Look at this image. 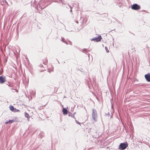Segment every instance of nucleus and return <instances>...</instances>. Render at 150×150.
Segmentation results:
<instances>
[{"instance_id": "1", "label": "nucleus", "mask_w": 150, "mask_h": 150, "mask_svg": "<svg viewBox=\"0 0 150 150\" xmlns=\"http://www.w3.org/2000/svg\"><path fill=\"white\" fill-rule=\"evenodd\" d=\"M92 117L95 121H97V119L98 117L97 113L96 110L94 109H93V110Z\"/></svg>"}, {"instance_id": "14", "label": "nucleus", "mask_w": 150, "mask_h": 150, "mask_svg": "<svg viewBox=\"0 0 150 150\" xmlns=\"http://www.w3.org/2000/svg\"><path fill=\"white\" fill-rule=\"evenodd\" d=\"M76 122L77 124L80 125V123L78 122V121L76 120Z\"/></svg>"}, {"instance_id": "16", "label": "nucleus", "mask_w": 150, "mask_h": 150, "mask_svg": "<svg viewBox=\"0 0 150 150\" xmlns=\"http://www.w3.org/2000/svg\"><path fill=\"white\" fill-rule=\"evenodd\" d=\"M16 90V92H18V91L17 90Z\"/></svg>"}, {"instance_id": "9", "label": "nucleus", "mask_w": 150, "mask_h": 150, "mask_svg": "<svg viewBox=\"0 0 150 150\" xmlns=\"http://www.w3.org/2000/svg\"><path fill=\"white\" fill-rule=\"evenodd\" d=\"M25 117H27L28 119H29L30 118V115H29L26 112H25Z\"/></svg>"}, {"instance_id": "4", "label": "nucleus", "mask_w": 150, "mask_h": 150, "mask_svg": "<svg viewBox=\"0 0 150 150\" xmlns=\"http://www.w3.org/2000/svg\"><path fill=\"white\" fill-rule=\"evenodd\" d=\"M120 146L122 149H124L128 146V144L124 143H121L120 144Z\"/></svg>"}, {"instance_id": "8", "label": "nucleus", "mask_w": 150, "mask_h": 150, "mask_svg": "<svg viewBox=\"0 0 150 150\" xmlns=\"http://www.w3.org/2000/svg\"><path fill=\"white\" fill-rule=\"evenodd\" d=\"M14 121H15L14 120H9L8 121L6 122H5V124H8L9 123H11L13 122H14Z\"/></svg>"}, {"instance_id": "13", "label": "nucleus", "mask_w": 150, "mask_h": 150, "mask_svg": "<svg viewBox=\"0 0 150 150\" xmlns=\"http://www.w3.org/2000/svg\"><path fill=\"white\" fill-rule=\"evenodd\" d=\"M105 49L106 50V51L108 52H108H109V50L108 49V48L107 47L105 46Z\"/></svg>"}, {"instance_id": "5", "label": "nucleus", "mask_w": 150, "mask_h": 150, "mask_svg": "<svg viewBox=\"0 0 150 150\" xmlns=\"http://www.w3.org/2000/svg\"><path fill=\"white\" fill-rule=\"evenodd\" d=\"M6 81V77L4 76H0V83L2 84Z\"/></svg>"}, {"instance_id": "11", "label": "nucleus", "mask_w": 150, "mask_h": 150, "mask_svg": "<svg viewBox=\"0 0 150 150\" xmlns=\"http://www.w3.org/2000/svg\"><path fill=\"white\" fill-rule=\"evenodd\" d=\"M44 60H45V61H44L43 64H46L48 62V61L46 59H45Z\"/></svg>"}, {"instance_id": "7", "label": "nucleus", "mask_w": 150, "mask_h": 150, "mask_svg": "<svg viewBox=\"0 0 150 150\" xmlns=\"http://www.w3.org/2000/svg\"><path fill=\"white\" fill-rule=\"evenodd\" d=\"M68 112L67 110L65 108H63L62 112L64 115H65L67 114Z\"/></svg>"}, {"instance_id": "10", "label": "nucleus", "mask_w": 150, "mask_h": 150, "mask_svg": "<svg viewBox=\"0 0 150 150\" xmlns=\"http://www.w3.org/2000/svg\"><path fill=\"white\" fill-rule=\"evenodd\" d=\"M9 108L10 110L12 111H13L14 109L12 105H11L9 106Z\"/></svg>"}, {"instance_id": "3", "label": "nucleus", "mask_w": 150, "mask_h": 150, "mask_svg": "<svg viewBox=\"0 0 150 150\" xmlns=\"http://www.w3.org/2000/svg\"><path fill=\"white\" fill-rule=\"evenodd\" d=\"M102 39L101 36L100 35L98 36L97 38H93L91 39V41H94L96 42H99Z\"/></svg>"}, {"instance_id": "12", "label": "nucleus", "mask_w": 150, "mask_h": 150, "mask_svg": "<svg viewBox=\"0 0 150 150\" xmlns=\"http://www.w3.org/2000/svg\"><path fill=\"white\" fill-rule=\"evenodd\" d=\"M20 111V110H19L17 109L16 108H14L13 111L14 112H19Z\"/></svg>"}, {"instance_id": "6", "label": "nucleus", "mask_w": 150, "mask_h": 150, "mask_svg": "<svg viewBox=\"0 0 150 150\" xmlns=\"http://www.w3.org/2000/svg\"><path fill=\"white\" fill-rule=\"evenodd\" d=\"M144 76L147 81L150 82V73L145 75Z\"/></svg>"}, {"instance_id": "15", "label": "nucleus", "mask_w": 150, "mask_h": 150, "mask_svg": "<svg viewBox=\"0 0 150 150\" xmlns=\"http://www.w3.org/2000/svg\"><path fill=\"white\" fill-rule=\"evenodd\" d=\"M70 45H72V42H70Z\"/></svg>"}, {"instance_id": "2", "label": "nucleus", "mask_w": 150, "mask_h": 150, "mask_svg": "<svg viewBox=\"0 0 150 150\" xmlns=\"http://www.w3.org/2000/svg\"><path fill=\"white\" fill-rule=\"evenodd\" d=\"M131 8L134 10H138L140 9L141 7L139 5L135 4H133L131 7Z\"/></svg>"}]
</instances>
